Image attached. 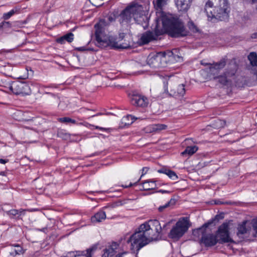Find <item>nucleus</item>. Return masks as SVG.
I'll return each mask as SVG.
<instances>
[{
    "instance_id": "7c9ffc66",
    "label": "nucleus",
    "mask_w": 257,
    "mask_h": 257,
    "mask_svg": "<svg viewBox=\"0 0 257 257\" xmlns=\"http://www.w3.org/2000/svg\"><path fill=\"white\" fill-rule=\"evenodd\" d=\"M58 120L59 122H61L62 123L71 122V123H74V124L76 123V121L75 120L72 119L71 118L68 117L58 118Z\"/></svg>"
},
{
    "instance_id": "79ce46f5",
    "label": "nucleus",
    "mask_w": 257,
    "mask_h": 257,
    "mask_svg": "<svg viewBox=\"0 0 257 257\" xmlns=\"http://www.w3.org/2000/svg\"><path fill=\"white\" fill-rule=\"evenodd\" d=\"M149 169V168H148V167H144L142 169V175H141V178L147 173V172L148 171Z\"/></svg>"
},
{
    "instance_id": "c03bdc74",
    "label": "nucleus",
    "mask_w": 257,
    "mask_h": 257,
    "mask_svg": "<svg viewBox=\"0 0 257 257\" xmlns=\"http://www.w3.org/2000/svg\"><path fill=\"white\" fill-rule=\"evenodd\" d=\"M158 192L162 193H170V191L167 190H160L158 191Z\"/></svg>"
},
{
    "instance_id": "4c0bfd02",
    "label": "nucleus",
    "mask_w": 257,
    "mask_h": 257,
    "mask_svg": "<svg viewBox=\"0 0 257 257\" xmlns=\"http://www.w3.org/2000/svg\"><path fill=\"white\" fill-rule=\"evenodd\" d=\"M252 228L255 233V236L257 237V219L252 221Z\"/></svg>"
},
{
    "instance_id": "c9c22d12",
    "label": "nucleus",
    "mask_w": 257,
    "mask_h": 257,
    "mask_svg": "<svg viewBox=\"0 0 257 257\" xmlns=\"http://www.w3.org/2000/svg\"><path fill=\"white\" fill-rule=\"evenodd\" d=\"M91 4L96 7L101 6L103 3V0H89Z\"/></svg>"
},
{
    "instance_id": "8fccbe9b",
    "label": "nucleus",
    "mask_w": 257,
    "mask_h": 257,
    "mask_svg": "<svg viewBox=\"0 0 257 257\" xmlns=\"http://www.w3.org/2000/svg\"><path fill=\"white\" fill-rule=\"evenodd\" d=\"M248 3H250L251 4L255 3V2H257V0H246Z\"/></svg>"
},
{
    "instance_id": "dca6fc26",
    "label": "nucleus",
    "mask_w": 257,
    "mask_h": 257,
    "mask_svg": "<svg viewBox=\"0 0 257 257\" xmlns=\"http://www.w3.org/2000/svg\"><path fill=\"white\" fill-rule=\"evenodd\" d=\"M118 244L116 242H113L108 248L104 250L102 257H112L115 252V249L117 248Z\"/></svg>"
},
{
    "instance_id": "ddd939ff",
    "label": "nucleus",
    "mask_w": 257,
    "mask_h": 257,
    "mask_svg": "<svg viewBox=\"0 0 257 257\" xmlns=\"http://www.w3.org/2000/svg\"><path fill=\"white\" fill-rule=\"evenodd\" d=\"M130 101L132 105L138 107H145L149 104L146 97L138 94H133L130 97Z\"/></svg>"
},
{
    "instance_id": "9b49d317",
    "label": "nucleus",
    "mask_w": 257,
    "mask_h": 257,
    "mask_svg": "<svg viewBox=\"0 0 257 257\" xmlns=\"http://www.w3.org/2000/svg\"><path fill=\"white\" fill-rule=\"evenodd\" d=\"M165 57V54L162 52L150 54L148 57L147 63L151 67L159 68L162 66V60Z\"/></svg>"
},
{
    "instance_id": "603ef678",
    "label": "nucleus",
    "mask_w": 257,
    "mask_h": 257,
    "mask_svg": "<svg viewBox=\"0 0 257 257\" xmlns=\"http://www.w3.org/2000/svg\"><path fill=\"white\" fill-rule=\"evenodd\" d=\"M252 37L253 38L256 39V38H257V32H256V33H254V34L252 35Z\"/></svg>"
},
{
    "instance_id": "4468645a",
    "label": "nucleus",
    "mask_w": 257,
    "mask_h": 257,
    "mask_svg": "<svg viewBox=\"0 0 257 257\" xmlns=\"http://www.w3.org/2000/svg\"><path fill=\"white\" fill-rule=\"evenodd\" d=\"M175 2L179 11L186 12L190 8L192 0H175Z\"/></svg>"
},
{
    "instance_id": "c756f323",
    "label": "nucleus",
    "mask_w": 257,
    "mask_h": 257,
    "mask_svg": "<svg viewBox=\"0 0 257 257\" xmlns=\"http://www.w3.org/2000/svg\"><path fill=\"white\" fill-rule=\"evenodd\" d=\"M24 210H16V209H12L10 211H8L6 212L7 214L11 218H13L16 216L19 213L22 212Z\"/></svg>"
},
{
    "instance_id": "1a4fd4ad",
    "label": "nucleus",
    "mask_w": 257,
    "mask_h": 257,
    "mask_svg": "<svg viewBox=\"0 0 257 257\" xmlns=\"http://www.w3.org/2000/svg\"><path fill=\"white\" fill-rule=\"evenodd\" d=\"M11 91L13 93L19 95H28L31 93V89L29 85L25 82L14 81L9 83V87Z\"/></svg>"
},
{
    "instance_id": "423d86ee",
    "label": "nucleus",
    "mask_w": 257,
    "mask_h": 257,
    "mask_svg": "<svg viewBox=\"0 0 257 257\" xmlns=\"http://www.w3.org/2000/svg\"><path fill=\"white\" fill-rule=\"evenodd\" d=\"M211 223V222L206 223L201 227L195 230L193 232L195 235L197 234L202 235L201 241L205 246H212L218 242L216 235L211 233V231L208 229V226Z\"/></svg>"
},
{
    "instance_id": "a878e982",
    "label": "nucleus",
    "mask_w": 257,
    "mask_h": 257,
    "mask_svg": "<svg viewBox=\"0 0 257 257\" xmlns=\"http://www.w3.org/2000/svg\"><path fill=\"white\" fill-rule=\"evenodd\" d=\"M167 125L164 124H155L150 126V132H158L167 129Z\"/></svg>"
},
{
    "instance_id": "5fc2aeb1",
    "label": "nucleus",
    "mask_w": 257,
    "mask_h": 257,
    "mask_svg": "<svg viewBox=\"0 0 257 257\" xmlns=\"http://www.w3.org/2000/svg\"><path fill=\"white\" fill-rule=\"evenodd\" d=\"M102 113H97L96 114H95V115H92L91 116V117H93V116H98V115H101Z\"/></svg>"
},
{
    "instance_id": "864d4df0",
    "label": "nucleus",
    "mask_w": 257,
    "mask_h": 257,
    "mask_svg": "<svg viewBox=\"0 0 257 257\" xmlns=\"http://www.w3.org/2000/svg\"><path fill=\"white\" fill-rule=\"evenodd\" d=\"M140 179H141V178H140V179H139V180H138L137 182L135 183L134 184H133L132 183H130L128 186H129V187H130V186H133V185H136V184H137L138 182L140 180Z\"/></svg>"
},
{
    "instance_id": "49530a36",
    "label": "nucleus",
    "mask_w": 257,
    "mask_h": 257,
    "mask_svg": "<svg viewBox=\"0 0 257 257\" xmlns=\"http://www.w3.org/2000/svg\"><path fill=\"white\" fill-rule=\"evenodd\" d=\"M201 64L204 66L209 65V66L211 65V64L210 63H204L202 61L201 62Z\"/></svg>"
},
{
    "instance_id": "4d7b16f0",
    "label": "nucleus",
    "mask_w": 257,
    "mask_h": 257,
    "mask_svg": "<svg viewBox=\"0 0 257 257\" xmlns=\"http://www.w3.org/2000/svg\"><path fill=\"white\" fill-rule=\"evenodd\" d=\"M108 19H109V20L110 21H112V20H113V19H112V17H109Z\"/></svg>"
},
{
    "instance_id": "39448f33",
    "label": "nucleus",
    "mask_w": 257,
    "mask_h": 257,
    "mask_svg": "<svg viewBox=\"0 0 257 257\" xmlns=\"http://www.w3.org/2000/svg\"><path fill=\"white\" fill-rule=\"evenodd\" d=\"M228 8L227 0H208L204 9L210 20L225 21L229 17Z\"/></svg>"
},
{
    "instance_id": "cd10ccee",
    "label": "nucleus",
    "mask_w": 257,
    "mask_h": 257,
    "mask_svg": "<svg viewBox=\"0 0 257 257\" xmlns=\"http://www.w3.org/2000/svg\"><path fill=\"white\" fill-rule=\"evenodd\" d=\"M86 254V250L84 251H71L69 252L66 257H76L77 256H79L81 255H85Z\"/></svg>"
},
{
    "instance_id": "393cba45",
    "label": "nucleus",
    "mask_w": 257,
    "mask_h": 257,
    "mask_svg": "<svg viewBox=\"0 0 257 257\" xmlns=\"http://www.w3.org/2000/svg\"><path fill=\"white\" fill-rule=\"evenodd\" d=\"M198 148L196 146H188L186 148L185 150L181 153V155L183 156L188 155L191 156L197 152Z\"/></svg>"
},
{
    "instance_id": "2f4dec72",
    "label": "nucleus",
    "mask_w": 257,
    "mask_h": 257,
    "mask_svg": "<svg viewBox=\"0 0 257 257\" xmlns=\"http://www.w3.org/2000/svg\"><path fill=\"white\" fill-rule=\"evenodd\" d=\"M187 25L189 30L193 33H196L198 32V28L192 21H189Z\"/></svg>"
},
{
    "instance_id": "f704fd0d",
    "label": "nucleus",
    "mask_w": 257,
    "mask_h": 257,
    "mask_svg": "<svg viewBox=\"0 0 257 257\" xmlns=\"http://www.w3.org/2000/svg\"><path fill=\"white\" fill-rule=\"evenodd\" d=\"M97 248V246L95 245H94L92 246L91 247H90L86 250V254H85V256L86 257H91V253L92 252H93L94 250H95Z\"/></svg>"
},
{
    "instance_id": "13d9d810",
    "label": "nucleus",
    "mask_w": 257,
    "mask_h": 257,
    "mask_svg": "<svg viewBox=\"0 0 257 257\" xmlns=\"http://www.w3.org/2000/svg\"><path fill=\"white\" fill-rule=\"evenodd\" d=\"M133 117V116H132V115H127V116H126V117Z\"/></svg>"
},
{
    "instance_id": "ea45409f",
    "label": "nucleus",
    "mask_w": 257,
    "mask_h": 257,
    "mask_svg": "<svg viewBox=\"0 0 257 257\" xmlns=\"http://www.w3.org/2000/svg\"><path fill=\"white\" fill-rule=\"evenodd\" d=\"M214 203L215 204H217V205H219V204H230V202H221V201L220 200H215L214 201Z\"/></svg>"
},
{
    "instance_id": "6e6d98bb",
    "label": "nucleus",
    "mask_w": 257,
    "mask_h": 257,
    "mask_svg": "<svg viewBox=\"0 0 257 257\" xmlns=\"http://www.w3.org/2000/svg\"><path fill=\"white\" fill-rule=\"evenodd\" d=\"M78 50L79 51H83V50H84V48L83 47H80V48H78Z\"/></svg>"
},
{
    "instance_id": "473e14b6",
    "label": "nucleus",
    "mask_w": 257,
    "mask_h": 257,
    "mask_svg": "<svg viewBox=\"0 0 257 257\" xmlns=\"http://www.w3.org/2000/svg\"><path fill=\"white\" fill-rule=\"evenodd\" d=\"M7 252L9 254V255H8L9 256L14 257L16 255L18 254L16 252V250L13 245L7 249Z\"/></svg>"
},
{
    "instance_id": "a19ab883",
    "label": "nucleus",
    "mask_w": 257,
    "mask_h": 257,
    "mask_svg": "<svg viewBox=\"0 0 257 257\" xmlns=\"http://www.w3.org/2000/svg\"><path fill=\"white\" fill-rule=\"evenodd\" d=\"M2 86L4 87V89H2L3 91L6 92H9V91H11L10 89L8 88L9 87V83L7 84V85H2Z\"/></svg>"
},
{
    "instance_id": "58836bf2",
    "label": "nucleus",
    "mask_w": 257,
    "mask_h": 257,
    "mask_svg": "<svg viewBox=\"0 0 257 257\" xmlns=\"http://www.w3.org/2000/svg\"><path fill=\"white\" fill-rule=\"evenodd\" d=\"M89 125L94 127L95 129L99 130L102 131L107 132V131H109V130H110L108 128L102 127H100V126H97V125H92L90 124H89Z\"/></svg>"
},
{
    "instance_id": "0eeeda50",
    "label": "nucleus",
    "mask_w": 257,
    "mask_h": 257,
    "mask_svg": "<svg viewBox=\"0 0 257 257\" xmlns=\"http://www.w3.org/2000/svg\"><path fill=\"white\" fill-rule=\"evenodd\" d=\"M189 228V220L187 217H183L177 222L172 228L169 237L174 239H178L187 231Z\"/></svg>"
},
{
    "instance_id": "7ed1b4c3",
    "label": "nucleus",
    "mask_w": 257,
    "mask_h": 257,
    "mask_svg": "<svg viewBox=\"0 0 257 257\" xmlns=\"http://www.w3.org/2000/svg\"><path fill=\"white\" fill-rule=\"evenodd\" d=\"M132 19L143 27L147 26V17L142 5L135 4L127 6L119 15V21L121 25H125L130 23Z\"/></svg>"
},
{
    "instance_id": "aec40b11",
    "label": "nucleus",
    "mask_w": 257,
    "mask_h": 257,
    "mask_svg": "<svg viewBox=\"0 0 257 257\" xmlns=\"http://www.w3.org/2000/svg\"><path fill=\"white\" fill-rule=\"evenodd\" d=\"M106 218L105 213L103 211H99L91 217V220L93 223L101 222Z\"/></svg>"
},
{
    "instance_id": "f257e3e1",
    "label": "nucleus",
    "mask_w": 257,
    "mask_h": 257,
    "mask_svg": "<svg viewBox=\"0 0 257 257\" xmlns=\"http://www.w3.org/2000/svg\"><path fill=\"white\" fill-rule=\"evenodd\" d=\"M162 231V226L158 220H150L142 224L127 242L131 243L132 250L138 252L141 248L156 240Z\"/></svg>"
},
{
    "instance_id": "9d476101",
    "label": "nucleus",
    "mask_w": 257,
    "mask_h": 257,
    "mask_svg": "<svg viewBox=\"0 0 257 257\" xmlns=\"http://www.w3.org/2000/svg\"><path fill=\"white\" fill-rule=\"evenodd\" d=\"M216 236L219 243L234 242L229 236V224L227 223H223L219 226L216 231Z\"/></svg>"
},
{
    "instance_id": "c85d7f7f",
    "label": "nucleus",
    "mask_w": 257,
    "mask_h": 257,
    "mask_svg": "<svg viewBox=\"0 0 257 257\" xmlns=\"http://www.w3.org/2000/svg\"><path fill=\"white\" fill-rule=\"evenodd\" d=\"M175 203V200L174 199H171L170 200L165 204L164 205L160 206L158 208V210L159 212H163L165 209L169 207L171 205H173Z\"/></svg>"
},
{
    "instance_id": "f8f14e48",
    "label": "nucleus",
    "mask_w": 257,
    "mask_h": 257,
    "mask_svg": "<svg viewBox=\"0 0 257 257\" xmlns=\"http://www.w3.org/2000/svg\"><path fill=\"white\" fill-rule=\"evenodd\" d=\"M165 91H166L170 96L175 97L183 96L185 93V86L183 84L176 85L170 84L169 90L165 89Z\"/></svg>"
},
{
    "instance_id": "412c9836",
    "label": "nucleus",
    "mask_w": 257,
    "mask_h": 257,
    "mask_svg": "<svg viewBox=\"0 0 257 257\" xmlns=\"http://www.w3.org/2000/svg\"><path fill=\"white\" fill-rule=\"evenodd\" d=\"M74 35L72 33H69L62 37L58 38L56 40V42L59 44H64L66 41L71 43L73 40Z\"/></svg>"
},
{
    "instance_id": "bf43d9fd",
    "label": "nucleus",
    "mask_w": 257,
    "mask_h": 257,
    "mask_svg": "<svg viewBox=\"0 0 257 257\" xmlns=\"http://www.w3.org/2000/svg\"><path fill=\"white\" fill-rule=\"evenodd\" d=\"M213 20H215V19H213ZM212 21H213V20H212ZM213 22H215V21H213Z\"/></svg>"
},
{
    "instance_id": "6e6552de",
    "label": "nucleus",
    "mask_w": 257,
    "mask_h": 257,
    "mask_svg": "<svg viewBox=\"0 0 257 257\" xmlns=\"http://www.w3.org/2000/svg\"><path fill=\"white\" fill-rule=\"evenodd\" d=\"M237 65L234 62L229 63L223 74L214 77V80L222 85H227L231 82L230 78L235 75L237 71Z\"/></svg>"
},
{
    "instance_id": "a211bd4d",
    "label": "nucleus",
    "mask_w": 257,
    "mask_h": 257,
    "mask_svg": "<svg viewBox=\"0 0 257 257\" xmlns=\"http://www.w3.org/2000/svg\"><path fill=\"white\" fill-rule=\"evenodd\" d=\"M156 180L150 179L145 181L142 183L144 190H150L155 189L157 187Z\"/></svg>"
},
{
    "instance_id": "3c124183",
    "label": "nucleus",
    "mask_w": 257,
    "mask_h": 257,
    "mask_svg": "<svg viewBox=\"0 0 257 257\" xmlns=\"http://www.w3.org/2000/svg\"><path fill=\"white\" fill-rule=\"evenodd\" d=\"M169 224V222H168V223H166L164 224L163 225V227H162V230H163V229H165V227H166V226L167 225H168Z\"/></svg>"
},
{
    "instance_id": "4be33fe9",
    "label": "nucleus",
    "mask_w": 257,
    "mask_h": 257,
    "mask_svg": "<svg viewBox=\"0 0 257 257\" xmlns=\"http://www.w3.org/2000/svg\"><path fill=\"white\" fill-rule=\"evenodd\" d=\"M207 73L210 80H214V77L219 75V70L214 65L211 64L208 68Z\"/></svg>"
},
{
    "instance_id": "bb28decb",
    "label": "nucleus",
    "mask_w": 257,
    "mask_h": 257,
    "mask_svg": "<svg viewBox=\"0 0 257 257\" xmlns=\"http://www.w3.org/2000/svg\"><path fill=\"white\" fill-rule=\"evenodd\" d=\"M220 71L223 68L226 64V59L224 58L221 59L219 62L212 64Z\"/></svg>"
},
{
    "instance_id": "a18cd8bd",
    "label": "nucleus",
    "mask_w": 257,
    "mask_h": 257,
    "mask_svg": "<svg viewBox=\"0 0 257 257\" xmlns=\"http://www.w3.org/2000/svg\"><path fill=\"white\" fill-rule=\"evenodd\" d=\"M85 110H91V111H95V109H87V108H81V109H80L81 112H83Z\"/></svg>"
},
{
    "instance_id": "de8ad7c7",
    "label": "nucleus",
    "mask_w": 257,
    "mask_h": 257,
    "mask_svg": "<svg viewBox=\"0 0 257 257\" xmlns=\"http://www.w3.org/2000/svg\"><path fill=\"white\" fill-rule=\"evenodd\" d=\"M7 162V160H4L3 159H0V163L2 164H5Z\"/></svg>"
},
{
    "instance_id": "20e7f679",
    "label": "nucleus",
    "mask_w": 257,
    "mask_h": 257,
    "mask_svg": "<svg viewBox=\"0 0 257 257\" xmlns=\"http://www.w3.org/2000/svg\"><path fill=\"white\" fill-rule=\"evenodd\" d=\"M163 26L168 34L173 38H181L189 34L183 22L171 14L164 15L161 18Z\"/></svg>"
},
{
    "instance_id": "6ab92c4d",
    "label": "nucleus",
    "mask_w": 257,
    "mask_h": 257,
    "mask_svg": "<svg viewBox=\"0 0 257 257\" xmlns=\"http://www.w3.org/2000/svg\"><path fill=\"white\" fill-rule=\"evenodd\" d=\"M169 1L170 0H154L153 4L156 10L161 11Z\"/></svg>"
},
{
    "instance_id": "72a5a7b5",
    "label": "nucleus",
    "mask_w": 257,
    "mask_h": 257,
    "mask_svg": "<svg viewBox=\"0 0 257 257\" xmlns=\"http://www.w3.org/2000/svg\"><path fill=\"white\" fill-rule=\"evenodd\" d=\"M17 12V9H13L9 12L4 14L3 18L5 20H8L9 18H10L13 15H14Z\"/></svg>"
},
{
    "instance_id": "5701e85b",
    "label": "nucleus",
    "mask_w": 257,
    "mask_h": 257,
    "mask_svg": "<svg viewBox=\"0 0 257 257\" xmlns=\"http://www.w3.org/2000/svg\"><path fill=\"white\" fill-rule=\"evenodd\" d=\"M160 173H163L166 174L170 178L173 180H175L178 179V176L176 173L170 169H168L165 168H163L158 171Z\"/></svg>"
},
{
    "instance_id": "2eb2a0df",
    "label": "nucleus",
    "mask_w": 257,
    "mask_h": 257,
    "mask_svg": "<svg viewBox=\"0 0 257 257\" xmlns=\"http://www.w3.org/2000/svg\"><path fill=\"white\" fill-rule=\"evenodd\" d=\"M247 221H244L242 224H239L237 227L238 231L237 235L241 238H243L244 235L249 233L250 230V227H247Z\"/></svg>"
},
{
    "instance_id": "09e8293b",
    "label": "nucleus",
    "mask_w": 257,
    "mask_h": 257,
    "mask_svg": "<svg viewBox=\"0 0 257 257\" xmlns=\"http://www.w3.org/2000/svg\"><path fill=\"white\" fill-rule=\"evenodd\" d=\"M125 252H122V253H118L116 256L115 257H122V255L125 254Z\"/></svg>"
},
{
    "instance_id": "f3484780",
    "label": "nucleus",
    "mask_w": 257,
    "mask_h": 257,
    "mask_svg": "<svg viewBox=\"0 0 257 257\" xmlns=\"http://www.w3.org/2000/svg\"><path fill=\"white\" fill-rule=\"evenodd\" d=\"M156 36L152 32L148 31L144 33L141 38V40L143 44H147L150 42L155 40Z\"/></svg>"
},
{
    "instance_id": "e433bc0d",
    "label": "nucleus",
    "mask_w": 257,
    "mask_h": 257,
    "mask_svg": "<svg viewBox=\"0 0 257 257\" xmlns=\"http://www.w3.org/2000/svg\"><path fill=\"white\" fill-rule=\"evenodd\" d=\"M13 247L16 250V252L18 254H23L24 253V250L21 246L19 244L13 245Z\"/></svg>"
},
{
    "instance_id": "f03ea898",
    "label": "nucleus",
    "mask_w": 257,
    "mask_h": 257,
    "mask_svg": "<svg viewBox=\"0 0 257 257\" xmlns=\"http://www.w3.org/2000/svg\"><path fill=\"white\" fill-rule=\"evenodd\" d=\"M105 26V22L104 20H100L94 26L96 46L101 48L109 46L113 49H126L130 46L129 44L126 43L118 44V41H116L114 37L106 34Z\"/></svg>"
},
{
    "instance_id": "37998d69",
    "label": "nucleus",
    "mask_w": 257,
    "mask_h": 257,
    "mask_svg": "<svg viewBox=\"0 0 257 257\" xmlns=\"http://www.w3.org/2000/svg\"><path fill=\"white\" fill-rule=\"evenodd\" d=\"M124 36H125L124 33H120L119 34V37H118V39H119L118 41L122 40L123 39V38H124Z\"/></svg>"
},
{
    "instance_id": "b1692460",
    "label": "nucleus",
    "mask_w": 257,
    "mask_h": 257,
    "mask_svg": "<svg viewBox=\"0 0 257 257\" xmlns=\"http://www.w3.org/2000/svg\"><path fill=\"white\" fill-rule=\"evenodd\" d=\"M12 24L9 22L3 21L0 23V36L3 33H10Z\"/></svg>"
}]
</instances>
